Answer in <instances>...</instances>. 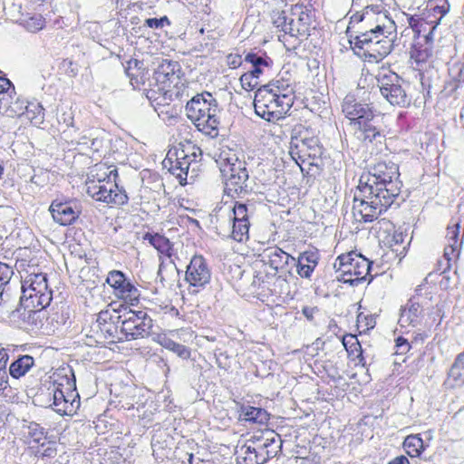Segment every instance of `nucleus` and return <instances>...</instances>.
Returning <instances> with one entry per match:
<instances>
[{
  "label": "nucleus",
  "instance_id": "48",
  "mask_svg": "<svg viewBox=\"0 0 464 464\" xmlns=\"http://www.w3.org/2000/svg\"><path fill=\"white\" fill-rule=\"evenodd\" d=\"M255 450L256 452V457L258 458L259 464H264L267 461V454H266V441L265 439H256L255 440Z\"/></svg>",
  "mask_w": 464,
  "mask_h": 464
},
{
  "label": "nucleus",
  "instance_id": "28",
  "mask_svg": "<svg viewBox=\"0 0 464 464\" xmlns=\"http://www.w3.org/2000/svg\"><path fill=\"white\" fill-rule=\"evenodd\" d=\"M143 239L153 246L160 253L170 257L172 256V244L166 237L156 234L146 233Z\"/></svg>",
  "mask_w": 464,
  "mask_h": 464
},
{
  "label": "nucleus",
  "instance_id": "12",
  "mask_svg": "<svg viewBox=\"0 0 464 464\" xmlns=\"http://www.w3.org/2000/svg\"><path fill=\"white\" fill-rule=\"evenodd\" d=\"M106 282L114 289V294L118 298L124 300L131 305L138 304L140 296V290L130 280L126 279L122 272L118 270L111 271Z\"/></svg>",
  "mask_w": 464,
  "mask_h": 464
},
{
  "label": "nucleus",
  "instance_id": "11",
  "mask_svg": "<svg viewBox=\"0 0 464 464\" xmlns=\"http://www.w3.org/2000/svg\"><path fill=\"white\" fill-rule=\"evenodd\" d=\"M459 232L460 219L459 218H451L446 229L444 260L439 261V270H441V273L449 270L451 266V262L459 256L463 237V235L460 237Z\"/></svg>",
  "mask_w": 464,
  "mask_h": 464
},
{
  "label": "nucleus",
  "instance_id": "17",
  "mask_svg": "<svg viewBox=\"0 0 464 464\" xmlns=\"http://www.w3.org/2000/svg\"><path fill=\"white\" fill-rule=\"evenodd\" d=\"M21 8V5H15L14 4H5L4 6L6 14H10L13 19L20 21L28 31L35 33L44 28L45 21L41 14L24 18Z\"/></svg>",
  "mask_w": 464,
  "mask_h": 464
},
{
  "label": "nucleus",
  "instance_id": "3",
  "mask_svg": "<svg viewBox=\"0 0 464 464\" xmlns=\"http://www.w3.org/2000/svg\"><path fill=\"white\" fill-rule=\"evenodd\" d=\"M342 111L359 139L375 145L384 143L386 135L381 116L369 104L358 102L353 95L348 94L343 101Z\"/></svg>",
  "mask_w": 464,
  "mask_h": 464
},
{
  "label": "nucleus",
  "instance_id": "56",
  "mask_svg": "<svg viewBox=\"0 0 464 464\" xmlns=\"http://www.w3.org/2000/svg\"><path fill=\"white\" fill-rule=\"evenodd\" d=\"M120 324H117L116 321L113 324H109L103 327H100L98 331H100L101 334L105 338L107 335L110 337H114V334L117 333L118 329H120Z\"/></svg>",
  "mask_w": 464,
  "mask_h": 464
},
{
  "label": "nucleus",
  "instance_id": "34",
  "mask_svg": "<svg viewBox=\"0 0 464 464\" xmlns=\"http://www.w3.org/2000/svg\"><path fill=\"white\" fill-rule=\"evenodd\" d=\"M449 75L450 81L448 84L451 87V91H454L459 83L464 82V63H452L449 68Z\"/></svg>",
  "mask_w": 464,
  "mask_h": 464
},
{
  "label": "nucleus",
  "instance_id": "22",
  "mask_svg": "<svg viewBox=\"0 0 464 464\" xmlns=\"http://www.w3.org/2000/svg\"><path fill=\"white\" fill-rule=\"evenodd\" d=\"M71 373L72 378H69L65 375L61 377L60 382H54L53 389V406H55L57 403H62L63 401L67 399L65 392L63 389L64 386H66L65 390L70 392H73L76 390L75 377L72 372Z\"/></svg>",
  "mask_w": 464,
  "mask_h": 464
},
{
  "label": "nucleus",
  "instance_id": "31",
  "mask_svg": "<svg viewBox=\"0 0 464 464\" xmlns=\"http://www.w3.org/2000/svg\"><path fill=\"white\" fill-rule=\"evenodd\" d=\"M34 362V358L30 355L20 356L9 367L11 376L15 379L24 376L32 368Z\"/></svg>",
  "mask_w": 464,
  "mask_h": 464
},
{
  "label": "nucleus",
  "instance_id": "58",
  "mask_svg": "<svg viewBox=\"0 0 464 464\" xmlns=\"http://www.w3.org/2000/svg\"><path fill=\"white\" fill-rule=\"evenodd\" d=\"M22 290H23V295L21 297V300L25 299L26 302H29V304L33 303V297L35 295L38 296L37 290L31 287L30 285H25L24 284L22 285Z\"/></svg>",
  "mask_w": 464,
  "mask_h": 464
},
{
  "label": "nucleus",
  "instance_id": "46",
  "mask_svg": "<svg viewBox=\"0 0 464 464\" xmlns=\"http://www.w3.org/2000/svg\"><path fill=\"white\" fill-rule=\"evenodd\" d=\"M57 450L54 442H43L41 447L36 450L35 456L41 458L53 459L56 456Z\"/></svg>",
  "mask_w": 464,
  "mask_h": 464
},
{
  "label": "nucleus",
  "instance_id": "43",
  "mask_svg": "<svg viewBox=\"0 0 464 464\" xmlns=\"http://www.w3.org/2000/svg\"><path fill=\"white\" fill-rule=\"evenodd\" d=\"M163 346L182 359H188L190 357L189 348L170 339L165 340Z\"/></svg>",
  "mask_w": 464,
  "mask_h": 464
},
{
  "label": "nucleus",
  "instance_id": "13",
  "mask_svg": "<svg viewBox=\"0 0 464 464\" xmlns=\"http://www.w3.org/2000/svg\"><path fill=\"white\" fill-rule=\"evenodd\" d=\"M211 271L202 256H194L187 266L185 279L190 286L203 288L210 282Z\"/></svg>",
  "mask_w": 464,
  "mask_h": 464
},
{
  "label": "nucleus",
  "instance_id": "27",
  "mask_svg": "<svg viewBox=\"0 0 464 464\" xmlns=\"http://www.w3.org/2000/svg\"><path fill=\"white\" fill-rule=\"evenodd\" d=\"M240 416L244 420L257 424H266L269 420V413L262 408L253 406H242Z\"/></svg>",
  "mask_w": 464,
  "mask_h": 464
},
{
  "label": "nucleus",
  "instance_id": "24",
  "mask_svg": "<svg viewBox=\"0 0 464 464\" xmlns=\"http://www.w3.org/2000/svg\"><path fill=\"white\" fill-rule=\"evenodd\" d=\"M446 383L451 388L464 384V352L456 358L449 372Z\"/></svg>",
  "mask_w": 464,
  "mask_h": 464
},
{
  "label": "nucleus",
  "instance_id": "33",
  "mask_svg": "<svg viewBox=\"0 0 464 464\" xmlns=\"http://www.w3.org/2000/svg\"><path fill=\"white\" fill-rule=\"evenodd\" d=\"M142 66L143 63L137 59H131L127 63L125 72L130 77L132 85L140 83L143 76Z\"/></svg>",
  "mask_w": 464,
  "mask_h": 464
},
{
  "label": "nucleus",
  "instance_id": "51",
  "mask_svg": "<svg viewBox=\"0 0 464 464\" xmlns=\"http://www.w3.org/2000/svg\"><path fill=\"white\" fill-rule=\"evenodd\" d=\"M309 15L307 14H305L304 12L301 11L299 13H296V15L295 16H293V23L292 24L294 25L293 27L295 28V26H301V25H304L305 26V36L308 35V32H309Z\"/></svg>",
  "mask_w": 464,
  "mask_h": 464
},
{
  "label": "nucleus",
  "instance_id": "29",
  "mask_svg": "<svg viewBox=\"0 0 464 464\" xmlns=\"http://www.w3.org/2000/svg\"><path fill=\"white\" fill-rule=\"evenodd\" d=\"M236 454L238 464H259L255 450V440H247Z\"/></svg>",
  "mask_w": 464,
  "mask_h": 464
},
{
  "label": "nucleus",
  "instance_id": "20",
  "mask_svg": "<svg viewBox=\"0 0 464 464\" xmlns=\"http://www.w3.org/2000/svg\"><path fill=\"white\" fill-rule=\"evenodd\" d=\"M263 261L268 264L275 271L283 270L289 261L295 262V257L285 253L279 247H270L265 250Z\"/></svg>",
  "mask_w": 464,
  "mask_h": 464
},
{
  "label": "nucleus",
  "instance_id": "15",
  "mask_svg": "<svg viewBox=\"0 0 464 464\" xmlns=\"http://www.w3.org/2000/svg\"><path fill=\"white\" fill-rule=\"evenodd\" d=\"M370 10L372 13H374L373 20L372 23H368L370 27L384 35H393L396 33V24L389 16L387 10L382 5H371Z\"/></svg>",
  "mask_w": 464,
  "mask_h": 464
},
{
  "label": "nucleus",
  "instance_id": "50",
  "mask_svg": "<svg viewBox=\"0 0 464 464\" xmlns=\"http://www.w3.org/2000/svg\"><path fill=\"white\" fill-rule=\"evenodd\" d=\"M371 5H368L364 8L362 14L356 13L351 17V23H360L362 21H366L367 23H372L374 18V13H372L370 10Z\"/></svg>",
  "mask_w": 464,
  "mask_h": 464
},
{
  "label": "nucleus",
  "instance_id": "10",
  "mask_svg": "<svg viewBox=\"0 0 464 464\" xmlns=\"http://www.w3.org/2000/svg\"><path fill=\"white\" fill-rule=\"evenodd\" d=\"M220 170L226 179L225 190L229 195H239L247 191V181L249 176L246 168V162L239 161L237 159L235 162H230V160L228 159L227 164H226Z\"/></svg>",
  "mask_w": 464,
  "mask_h": 464
},
{
  "label": "nucleus",
  "instance_id": "14",
  "mask_svg": "<svg viewBox=\"0 0 464 464\" xmlns=\"http://www.w3.org/2000/svg\"><path fill=\"white\" fill-rule=\"evenodd\" d=\"M49 210L53 220L62 226L71 225L81 214L80 207L74 201L53 200Z\"/></svg>",
  "mask_w": 464,
  "mask_h": 464
},
{
  "label": "nucleus",
  "instance_id": "47",
  "mask_svg": "<svg viewBox=\"0 0 464 464\" xmlns=\"http://www.w3.org/2000/svg\"><path fill=\"white\" fill-rule=\"evenodd\" d=\"M318 260L319 256L316 251H304L299 255L298 259L295 260V263H298L299 265L308 264L316 267Z\"/></svg>",
  "mask_w": 464,
  "mask_h": 464
},
{
  "label": "nucleus",
  "instance_id": "61",
  "mask_svg": "<svg viewBox=\"0 0 464 464\" xmlns=\"http://www.w3.org/2000/svg\"><path fill=\"white\" fill-rule=\"evenodd\" d=\"M396 347H397L396 353H401V354L406 353L411 349V345H410L409 342L403 337H398L396 339Z\"/></svg>",
  "mask_w": 464,
  "mask_h": 464
},
{
  "label": "nucleus",
  "instance_id": "53",
  "mask_svg": "<svg viewBox=\"0 0 464 464\" xmlns=\"http://www.w3.org/2000/svg\"><path fill=\"white\" fill-rule=\"evenodd\" d=\"M111 319H112V315L109 310L101 311L97 314L96 327L99 330L100 327H103V326L109 324H110L109 321Z\"/></svg>",
  "mask_w": 464,
  "mask_h": 464
},
{
  "label": "nucleus",
  "instance_id": "44",
  "mask_svg": "<svg viewBox=\"0 0 464 464\" xmlns=\"http://www.w3.org/2000/svg\"><path fill=\"white\" fill-rule=\"evenodd\" d=\"M231 220H246L249 221V213L248 208L246 204L243 203H236L232 209V216L228 218V227L230 226Z\"/></svg>",
  "mask_w": 464,
  "mask_h": 464
},
{
  "label": "nucleus",
  "instance_id": "54",
  "mask_svg": "<svg viewBox=\"0 0 464 464\" xmlns=\"http://www.w3.org/2000/svg\"><path fill=\"white\" fill-rule=\"evenodd\" d=\"M293 263L296 266L297 274L303 278H309L315 268V266H312L308 264L299 265L295 263V261Z\"/></svg>",
  "mask_w": 464,
  "mask_h": 464
},
{
  "label": "nucleus",
  "instance_id": "26",
  "mask_svg": "<svg viewBox=\"0 0 464 464\" xmlns=\"http://www.w3.org/2000/svg\"><path fill=\"white\" fill-rule=\"evenodd\" d=\"M408 307L401 309L399 324L401 326L405 327L408 325H415L422 313V308L419 303L414 302L412 299L409 301Z\"/></svg>",
  "mask_w": 464,
  "mask_h": 464
},
{
  "label": "nucleus",
  "instance_id": "19",
  "mask_svg": "<svg viewBox=\"0 0 464 464\" xmlns=\"http://www.w3.org/2000/svg\"><path fill=\"white\" fill-rule=\"evenodd\" d=\"M246 63H249L251 67L248 69V73L258 81L261 74L266 70H269L273 61L265 53H247L244 59Z\"/></svg>",
  "mask_w": 464,
  "mask_h": 464
},
{
  "label": "nucleus",
  "instance_id": "64",
  "mask_svg": "<svg viewBox=\"0 0 464 464\" xmlns=\"http://www.w3.org/2000/svg\"><path fill=\"white\" fill-rule=\"evenodd\" d=\"M44 313L41 310L37 309L36 311H30L28 315V321L32 324H35L36 327L38 328L39 326L37 325L36 322H41Z\"/></svg>",
  "mask_w": 464,
  "mask_h": 464
},
{
  "label": "nucleus",
  "instance_id": "18",
  "mask_svg": "<svg viewBox=\"0 0 464 464\" xmlns=\"http://www.w3.org/2000/svg\"><path fill=\"white\" fill-rule=\"evenodd\" d=\"M296 15V12L292 10L291 14H288L285 11L277 12L273 16V24L278 29H280L285 34H289L292 37H299L305 36V26H294L293 16Z\"/></svg>",
  "mask_w": 464,
  "mask_h": 464
},
{
  "label": "nucleus",
  "instance_id": "5",
  "mask_svg": "<svg viewBox=\"0 0 464 464\" xmlns=\"http://www.w3.org/2000/svg\"><path fill=\"white\" fill-rule=\"evenodd\" d=\"M372 262L356 252H350L339 256L334 263L336 280L350 285H358L371 276Z\"/></svg>",
  "mask_w": 464,
  "mask_h": 464
},
{
  "label": "nucleus",
  "instance_id": "55",
  "mask_svg": "<svg viewBox=\"0 0 464 464\" xmlns=\"http://www.w3.org/2000/svg\"><path fill=\"white\" fill-rule=\"evenodd\" d=\"M145 24L150 28H162L165 24H169L167 16L161 18H148L145 20Z\"/></svg>",
  "mask_w": 464,
  "mask_h": 464
},
{
  "label": "nucleus",
  "instance_id": "60",
  "mask_svg": "<svg viewBox=\"0 0 464 464\" xmlns=\"http://www.w3.org/2000/svg\"><path fill=\"white\" fill-rule=\"evenodd\" d=\"M243 63L242 57L237 53H230L227 56V63L230 68H237Z\"/></svg>",
  "mask_w": 464,
  "mask_h": 464
},
{
  "label": "nucleus",
  "instance_id": "6",
  "mask_svg": "<svg viewBox=\"0 0 464 464\" xmlns=\"http://www.w3.org/2000/svg\"><path fill=\"white\" fill-rule=\"evenodd\" d=\"M375 78L382 96L391 105L404 108L411 104V99L407 91L409 84L397 73L382 69Z\"/></svg>",
  "mask_w": 464,
  "mask_h": 464
},
{
  "label": "nucleus",
  "instance_id": "45",
  "mask_svg": "<svg viewBox=\"0 0 464 464\" xmlns=\"http://www.w3.org/2000/svg\"><path fill=\"white\" fill-rule=\"evenodd\" d=\"M44 110L40 103H30L26 107L27 116L32 121H34V123H36V124H40L44 121Z\"/></svg>",
  "mask_w": 464,
  "mask_h": 464
},
{
  "label": "nucleus",
  "instance_id": "52",
  "mask_svg": "<svg viewBox=\"0 0 464 464\" xmlns=\"http://www.w3.org/2000/svg\"><path fill=\"white\" fill-rule=\"evenodd\" d=\"M240 83L245 90L251 91L258 85L259 82L246 72L241 75Z\"/></svg>",
  "mask_w": 464,
  "mask_h": 464
},
{
  "label": "nucleus",
  "instance_id": "21",
  "mask_svg": "<svg viewBox=\"0 0 464 464\" xmlns=\"http://www.w3.org/2000/svg\"><path fill=\"white\" fill-rule=\"evenodd\" d=\"M179 72V64L177 62L163 60L155 70L154 76L158 82L164 86H169L174 79H178L176 75Z\"/></svg>",
  "mask_w": 464,
  "mask_h": 464
},
{
  "label": "nucleus",
  "instance_id": "36",
  "mask_svg": "<svg viewBox=\"0 0 464 464\" xmlns=\"http://www.w3.org/2000/svg\"><path fill=\"white\" fill-rule=\"evenodd\" d=\"M22 430L24 435L30 438L34 442L40 443L42 440H45L44 429L36 422L24 424Z\"/></svg>",
  "mask_w": 464,
  "mask_h": 464
},
{
  "label": "nucleus",
  "instance_id": "32",
  "mask_svg": "<svg viewBox=\"0 0 464 464\" xmlns=\"http://www.w3.org/2000/svg\"><path fill=\"white\" fill-rule=\"evenodd\" d=\"M403 448L411 457H418L424 450L423 440L419 435H410L404 440Z\"/></svg>",
  "mask_w": 464,
  "mask_h": 464
},
{
  "label": "nucleus",
  "instance_id": "59",
  "mask_svg": "<svg viewBox=\"0 0 464 464\" xmlns=\"http://www.w3.org/2000/svg\"><path fill=\"white\" fill-rule=\"evenodd\" d=\"M58 121L60 123H63L68 128H75L73 115L71 111H63L59 117Z\"/></svg>",
  "mask_w": 464,
  "mask_h": 464
},
{
  "label": "nucleus",
  "instance_id": "1",
  "mask_svg": "<svg viewBox=\"0 0 464 464\" xmlns=\"http://www.w3.org/2000/svg\"><path fill=\"white\" fill-rule=\"evenodd\" d=\"M399 167L378 162L359 180L353 197V214L364 223L372 222L395 202L401 193Z\"/></svg>",
  "mask_w": 464,
  "mask_h": 464
},
{
  "label": "nucleus",
  "instance_id": "35",
  "mask_svg": "<svg viewBox=\"0 0 464 464\" xmlns=\"http://www.w3.org/2000/svg\"><path fill=\"white\" fill-rule=\"evenodd\" d=\"M411 58L417 63L426 62L432 54L431 45H425L423 44H414L411 48Z\"/></svg>",
  "mask_w": 464,
  "mask_h": 464
},
{
  "label": "nucleus",
  "instance_id": "40",
  "mask_svg": "<svg viewBox=\"0 0 464 464\" xmlns=\"http://www.w3.org/2000/svg\"><path fill=\"white\" fill-rule=\"evenodd\" d=\"M38 294V296L35 295L33 297V303L31 304H25L26 307L32 306L33 308H37L38 310L43 311L50 304L53 299L52 290L47 287L46 290H43Z\"/></svg>",
  "mask_w": 464,
  "mask_h": 464
},
{
  "label": "nucleus",
  "instance_id": "38",
  "mask_svg": "<svg viewBox=\"0 0 464 464\" xmlns=\"http://www.w3.org/2000/svg\"><path fill=\"white\" fill-rule=\"evenodd\" d=\"M306 147L311 159L309 165L318 167L322 162V155L324 153V149L320 144L319 139L316 138L310 140V142L306 144Z\"/></svg>",
  "mask_w": 464,
  "mask_h": 464
},
{
  "label": "nucleus",
  "instance_id": "7",
  "mask_svg": "<svg viewBox=\"0 0 464 464\" xmlns=\"http://www.w3.org/2000/svg\"><path fill=\"white\" fill-rule=\"evenodd\" d=\"M152 319L145 311L124 310L117 316L120 324V333L122 336L117 337L119 341L136 340L150 334L153 326Z\"/></svg>",
  "mask_w": 464,
  "mask_h": 464
},
{
  "label": "nucleus",
  "instance_id": "8",
  "mask_svg": "<svg viewBox=\"0 0 464 464\" xmlns=\"http://www.w3.org/2000/svg\"><path fill=\"white\" fill-rule=\"evenodd\" d=\"M372 32L360 33L354 36L350 43L354 45L355 49L362 50L363 55L374 62H380L386 57L393 48V35L385 34L376 42H372L371 36Z\"/></svg>",
  "mask_w": 464,
  "mask_h": 464
},
{
  "label": "nucleus",
  "instance_id": "62",
  "mask_svg": "<svg viewBox=\"0 0 464 464\" xmlns=\"http://www.w3.org/2000/svg\"><path fill=\"white\" fill-rule=\"evenodd\" d=\"M216 362L219 368L227 369L229 367L228 356L226 353L219 352L215 353Z\"/></svg>",
  "mask_w": 464,
  "mask_h": 464
},
{
  "label": "nucleus",
  "instance_id": "41",
  "mask_svg": "<svg viewBox=\"0 0 464 464\" xmlns=\"http://www.w3.org/2000/svg\"><path fill=\"white\" fill-rule=\"evenodd\" d=\"M267 460L275 458L281 450L282 440L279 437L270 433V437L265 438Z\"/></svg>",
  "mask_w": 464,
  "mask_h": 464
},
{
  "label": "nucleus",
  "instance_id": "57",
  "mask_svg": "<svg viewBox=\"0 0 464 464\" xmlns=\"http://www.w3.org/2000/svg\"><path fill=\"white\" fill-rule=\"evenodd\" d=\"M83 134H79L76 139V143L81 145H86L87 147L92 146L94 144L95 139L92 137V134L90 130L83 131Z\"/></svg>",
  "mask_w": 464,
  "mask_h": 464
},
{
  "label": "nucleus",
  "instance_id": "39",
  "mask_svg": "<svg viewBox=\"0 0 464 464\" xmlns=\"http://www.w3.org/2000/svg\"><path fill=\"white\" fill-rule=\"evenodd\" d=\"M25 285H30L31 287L36 289L38 293L43 290H46L47 285V277L45 274L38 273V274H31L29 275L24 281Z\"/></svg>",
  "mask_w": 464,
  "mask_h": 464
},
{
  "label": "nucleus",
  "instance_id": "9",
  "mask_svg": "<svg viewBox=\"0 0 464 464\" xmlns=\"http://www.w3.org/2000/svg\"><path fill=\"white\" fill-rule=\"evenodd\" d=\"M87 194L97 201L118 206L128 202L126 191L120 188L114 179H109L104 182L93 184L86 183Z\"/></svg>",
  "mask_w": 464,
  "mask_h": 464
},
{
  "label": "nucleus",
  "instance_id": "25",
  "mask_svg": "<svg viewBox=\"0 0 464 464\" xmlns=\"http://www.w3.org/2000/svg\"><path fill=\"white\" fill-rule=\"evenodd\" d=\"M232 227L231 231L229 229H222V231L219 232L220 235L223 237H230L234 240L237 242H243L248 239L249 235V227H250V222L246 220H232Z\"/></svg>",
  "mask_w": 464,
  "mask_h": 464
},
{
  "label": "nucleus",
  "instance_id": "30",
  "mask_svg": "<svg viewBox=\"0 0 464 464\" xmlns=\"http://www.w3.org/2000/svg\"><path fill=\"white\" fill-rule=\"evenodd\" d=\"M316 138V135L311 128L303 124H296L294 126L291 131L290 145H296L297 143L307 144L310 142V140Z\"/></svg>",
  "mask_w": 464,
  "mask_h": 464
},
{
  "label": "nucleus",
  "instance_id": "2",
  "mask_svg": "<svg viewBox=\"0 0 464 464\" xmlns=\"http://www.w3.org/2000/svg\"><path fill=\"white\" fill-rule=\"evenodd\" d=\"M295 101V92L288 81L273 80L257 89L255 93L256 113L264 120L275 121L284 117Z\"/></svg>",
  "mask_w": 464,
  "mask_h": 464
},
{
  "label": "nucleus",
  "instance_id": "63",
  "mask_svg": "<svg viewBox=\"0 0 464 464\" xmlns=\"http://www.w3.org/2000/svg\"><path fill=\"white\" fill-rule=\"evenodd\" d=\"M262 284H264L263 278L259 274H256L253 276V281L250 285V291L252 293H257V291L261 288Z\"/></svg>",
  "mask_w": 464,
  "mask_h": 464
},
{
  "label": "nucleus",
  "instance_id": "4",
  "mask_svg": "<svg viewBox=\"0 0 464 464\" xmlns=\"http://www.w3.org/2000/svg\"><path fill=\"white\" fill-rule=\"evenodd\" d=\"M218 105L210 92L194 96L186 105L188 118L198 130L212 138L218 134Z\"/></svg>",
  "mask_w": 464,
  "mask_h": 464
},
{
  "label": "nucleus",
  "instance_id": "49",
  "mask_svg": "<svg viewBox=\"0 0 464 464\" xmlns=\"http://www.w3.org/2000/svg\"><path fill=\"white\" fill-rule=\"evenodd\" d=\"M408 23L418 38L420 37V34L423 27L425 25H428V24L423 19L419 18L415 15H410L408 17Z\"/></svg>",
  "mask_w": 464,
  "mask_h": 464
},
{
  "label": "nucleus",
  "instance_id": "37",
  "mask_svg": "<svg viewBox=\"0 0 464 464\" xmlns=\"http://www.w3.org/2000/svg\"><path fill=\"white\" fill-rule=\"evenodd\" d=\"M289 154L291 158L300 167L303 163L311 161L310 155L308 154V149L305 143H297L296 145H290Z\"/></svg>",
  "mask_w": 464,
  "mask_h": 464
},
{
  "label": "nucleus",
  "instance_id": "42",
  "mask_svg": "<svg viewBox=\"0 0 464 464\" xmlns=\"http://www.w3.org/2000/svg\"><path fill=\"white\" fill-rule=\"evenodd\" d=\"M79 406L80 400L72 398V402H67V399H65L62 401V403H57L55 406H53V409L60 415H72L76 412Z\"/></svg>",
  "mask_w": 464,
  "mask_h": 464
},
{
  "label": "nucleus",
  "instance_id": "23",
  "mask_svg": "<svg viewBox=\"0 0 464 464\" xmlns=\"http://www.w3.org/2000/svg\"><path fill=\"white\" fill-rule=\"evenodd\" d=\"M117 176L118 172L115 168L107 167L105 164H96L91 169L86 183H102L109 179H115Z\"/></svg>",
  "mask_w": 464,
  "mask_h": 464
},
{
  "label": "nucleus",
  "instance_id": "16",
  "mask_svg": "<svg viewBox=\"0 0 464 464\" xmlns=\"http://www.w3.org/2000/svg\"><path fill=\"white\" fill-rule=\"evenodd\" d=\"M163 163L165 167L169 164V171L180 180V183L187 179L190 161L183 150L177 151L175 155L169 151Z\"/></svg>",
  "mask_w": 464,
  "mask_h": 464
}]
</instances>
